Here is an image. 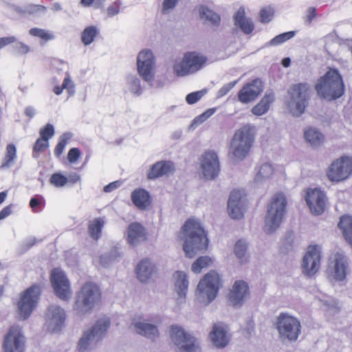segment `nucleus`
I'll use <instances>...</instances> for the list:
<instances>
[{
    "instance_id": "26",
    "label": "nucleus",
    "mask_w": 352,
    "mask_h": 352,
    "mask_svg": "<svg viewBox=\"0 0 352 352\" xmlns=\"http://www.w3.org/2000/svg\"><path fill=\"white\" fill-rule=\"evenodd\" d=\"M249 294V286L244 280H236L229 294V300L234 307L241 306Z\"/></svg>"
},
{
    "instance_id": "61",
    "label": "nucleus",
    "mask_w": 352,
    "mask_h": 352,
    "mask_svg": "<svg viewBox=\"0 0 352 352\" xmlns=\"http://www.w3.org/2000/svg\"><path fill=\"white\" fill-rule=\"evenodd\" d=\"M207 119L205 118V116L203 115V113L200 114L198 116H196L193 120L192 121V123L190 124V127L192 129H195L199 125L204 122Z\"/></svg>"
},
{
    "instance_id": "12",
    "label": "nucleus",
    "mask_w": 352,
    "mask_h": 352,
    "mask_svg": "<svg viewBox=\"0 0 352 352\" xmlns=\"http://www.w3.org/2000/svg\"><path fill=\"white\" fill-rule=\"evenodd\" d=\"M170 338L177 346L179 352H200L197 340L177 325H172L170 330Z\"/></svg>"
},
{
    "instance_id": "43",
    "label": "nucleus",
    "mask_w": 352,
    "mask_h": 352,
    "mask_svg": "<svg viewBox=\"0 0 352 352\" xmlns=\"http://www.w3.org/2000/svg\"><path fill=\"white\" fill-rule=\"evenodd\" d=\"M72 137V134L69 132L64 133L59 137L58 142L54 149V155L56 157H59L61 155L68 140H70Z\"/></svg>"
},
{
    "instance_id": "38",
    "label": "nucleus",
    "mask_w": 352,
    "mask_h": 352,
    "mask_svg": "<svg viewBox=\"0 0 352 352\" xmlns=\"http://www.w3.org/2000/svg\"><path fill=\"white\" fill-rule=\"evenodd\" d=\"M104 225V221L101 217L96 218L90 221L88 226V232L90 237L95 241H98L101 236Z\"/></svg>"
},
{
    "instance_id": "55",
    "label": "nucleus",
    "mask_w": 352,
    "mask_h": 352,
    "mask_svg": "<svg viewBox=\"0 0 352 352\" xmlns=\"http://www.w3.org/2000/svg\"><path fill=\"white\" fill-rule=\"evenodd\" d=\"M80 155L81 153L79 148L76 147L72 148L67 153V160L70 163L74 164L77 162Z\"/></svg>"
},
{
    "instance_id": "54",
    "label": "nucleus",
    "mask_w": 352,
    "mask_h": 352,
    "mask_svg": "<svg viewBox=\"0 0 352 352\" xmlns=\"http://www.w3.org/2000/svg\"><path fill=\"white\" fill-rule=\"evenodd\" d=\"M49 146V142L44 139L39 138L34 143L33 150L35 152L41 153L44 151Z\"/></svg>"
},
{
    "instance_id": "58",
    "label": "nucleus",
    "mask_w": 352,
    "mask_h": 352,
    "mask_svg": "<svg viewBox=\"0 0 352 352\" xmlns=\"http://www.w3.org/2000/svg\"><path fill=\"white\" fill-rule=\"evenodd\" d=\"M120 5L121 2L120 1H116L112 5L109 6L107 10L108 16L113 17L118 14Z\"/></svg>"
},
{
    "instance_id": "34",
    "label": "nucleus",
    "mask_w": 352,
    "mask_h": 352,
    "mask_svg": "<svg viewBox=\"0 0 352 352\" xmlns=\"http://www.w3.org/2000/svg\"><path fill=\"white\" fill-rule=\"evenodd\" d=\"M274 96L273 93H267L263 96L261 101L252 109V112L256 116H262L267 112L270 104L273 102Z\"/></svg>"
},
{
    "instance_id": "29",
    "label": "nucleus",
    "mask_w": 352,
    "mask_h": 352,
    "mask_svg": "<svg viewBox=\"0 0 352 352\" xmlns=\"http://www.w3.org/2000/svg\"><path fill=\"white\" fill-rule=\"evenodd\" d=\"M131 199L133 205L140 210H146L152 203L150 192L142 188L133 190L131 194Z\"/></svg>"
},
{
    "instance_id": "32",
    "label": "nucleus",
    "mask_w": 352,
    "mask_h": 352,
    "mask_svg": "<svg viewBox=\"0 0 352 352\" xmlns=\"http://www.w3.org/2000/svg\"><path fill=\"white\" fill-rule=\"evenodd\" d=\"M175 289L178 295V300L185 299L188 287V280L186 273L177 271L175 273Z\"/></svg>"
},
{
    "instance_id": "15",
    "label": "nucleus",
    "mask_w": 352,
    "mask_h": 352,
    "mask_svg": "<svg viewBox=\"0 0 352 352\" xmlns=\"http://www.w3.org/2000/svg\"><path fill=\"white\" fill-rule=\"evenodd\" d=\"M137 67L139 75L144 81H153L155 77V58L151 50H144L138 54Z\"/></svg>"
},
{
    "instance_id": "1",
    "label": "nucleus",
    "mask_w": 352,
    "mask_h": 352,
    "mask_svg": "<svg viewBox=\"0 0 352 352\" xmlns=\"http://www.w3.org/2000/svg\"><path fill=\"white\" fill-rule=\"evenodd\" d=\"M180 237L184 241L183 250L188 258H193L208 248L207 232L198 219H188L181 228Z\"/></svg>"
},
{
    "instance_id": "60",
    "label": "nucleus",
    "mask_w": 352,
    "mask_h": 352,
    "mask_svg": "<svg viewBox=\"0 0 352 352\" xmlns=\"http://www.w3.org/2000/svg\"><path fill=\"white\" fill-rule=\"evenodd\" d=\"M121 184L122 182L119 180L111 182L104 187L103 190L104 192H111L118 188Z\"/></svg>"
},
{
    "instance_id": "42",
    "label": "nucleus",
    "mask_w": 352,
    "mask_h": 352,
    "mask_svg": "<svg viewBox=\"0 0 352 352\" xmlns=\"http://www.w3.org/2000/svg\"><path fill=\"white\" fill-rule=\"evenodd\" d=\"M16 158V148L14 144H9L6 147V153L1 167L9 168Z\"/></svg>"
},
{
    "instance_id": "64",
    "label": "nucleus",
    "mask_w": 352,
    "mask_h": 352,
    "mask_svg": "<svg viewBox=\"0 0 352 352\" xmlns=\"http://www.w3.org/2000/svg\"><path fill=\"white\" fill-rule=\"evenodd\" d=\"M36 243V239L34 236H29L23 241V245L25 247V250L30 249Z\"/></svg>"
},
{
    "instance_id": "5",
    "label": "nucleus",
    "mask_w": 352,
    "mask_h": 352,
    "mask_svg": "<svg viewBox=\"0 0 352 352\" xmlns=\"http://www.w3.org/2000/svg\"><path fill=\"white\" fill-rule=\"evenodd\" d=\"M254 141L253 127L245 125L236 131L230 143V153L237 160H243L248 155Z\"/></svg>"
},
{
    "instance_id": "46",
    "label": "nucleus",
    "mask_w": 352,
    "mask_h": 352,
    "mask_svg": "<svg viewBox=\"0 0 352 352\" xmlns=\"http://www.w3.org/2000/svg\"><path fill=\"white\" fill-rule=\"evenodd\" d=\"M248 248V244L244 240H239L236 241L234 246V254L240 260V262L243 263L245 261V256Z\"/></svg>"
},
{
    "instance_id": "25",
    "label": "nucleus",
    "mask_w": 352,
    "mask_h": 352,
    "mask_svg": "<svg viewBox=\"0 0 352 352\" xmlns=\"http://www.w3.org/2000/svg\"><path fill=\"white\" fill-rule=\"evenodd\" d=\"M262 91V82L258 79L245 85L238 93V98L242 103L254 100Z\"/></svg>"
},
{
    "instance_id": "47",
    "label": "nucleus",
    "mask_w": 352,
    "mask_h": 352,
    "mask_svg": "<svg viewBox=\"0 0 352 352\" xmlns=\"http://www.w3.org/2000/svg\"><path fill=\"white\" fill-rule=\"evenodd\" d=\"M29 33L33 36L39 37L45 41H50L54 38V36L49 31L38 28H31Z\"/></svg>"
},
{
    "instance_id": "18",
    "label": "nucleus",
    "mask_w": 352,
    "mask_h": 352,
    "mask_svg": "<svg viewBox=\"0 0 352 352\" xmlns=\"http://www.w3.org/2000/svg\"><path fill=\"white\" fill-rule=\"evenodd\" d=\"M201 168L206 179H213L217 177L220 170L217 154L213 151H206L201 157Z\"/></svg>"
},
{
    "instance_id": "8",
    "label": "nucleus",
    "mask_w": 352,
    "mask_h": 352,
    "mask_svg": "<svg viewBox=\"0 0 352 352\" xmlns=\"http://www.w3.org/2000/svg\"><path fill=\"white\" fill-rule=\"evenodd\" d=\"M220 278L215 271H210L200 280L196 290L197 300L208 305L213 301L219 290Z\"/></svg>"
},
{
    "instance_id": "39",
    "label": "nucleus",
    "mask_w": 352,
    "mask_h": 352,
    "mask_svg": "<svg viewBox=\"0 0 352 352\" xmlns=\"http://www.w3.org/2000/svg\"><path fill=\"white\" fill-rule=\"evenodd\" d=\"M99 34L98 28L95 25L86 27L81 33V41L85 45L92 43Z\"/></svg>"
},
{
    "instance_id": "24",
    "label": "nucleus",
    "mask_w": 352,
    "mask_h": 352,
    "mask_svg": "<svg viewBox=\"0 0 352 352\" xmlns=\"http://www.w3.org/2000/svg\"><path fill=\"white\" fill-rule=\"evenodd\" d=\"M175 170V164L171 161L161 160L153 164L147 173V178L155 180L157 178L173 175Z\"/></svg>"
},
{
    "instance_id": "14",
    "label": "nucleus",
    "mask_w": 352,
    "mask_h": 352,
    "mask_svg": "<svg viewBox=\"0 0 352 352\" xmlns=\"http://www.w3.org/2000/svg\"><path fill=\"white\" fill-rule=\"evenodd\" d=\"M50 280L56 296L63 300H68L72 292L69 281L65 272L58 268L52 270Z\"/></svg>"
},
{
    "instance_id": "22",
    "label": "nucleus",
    "mask_w": 352,
    "mask_h": 352,
    "mask_svg": "<svg viewBox=\"0 0 352 352\" xmlns=\"http://www.w3.org/2000/svg\"><path fill=\"white\" fill-rule=\"evenodd\" d=\"M228 331L227 325L223 322H219L213 324L209 338L215 347L223 349L228 344L230 338Z\"/></svg>"
},
{
    "instance_id": "28",
    "label": "nucleus",
    "mask_w": 352,
    "mask_h": 352,
    "mask_svg": "<svg viewBox=\"0 0 352 352\" xmlns=\"http://www.w3.org/2000/svg\"><path fill=\"white\" fill-rule=\"evenodd\" d=\"M146 233L145 228L137 222L131 223L127 228L126 241L132 246L138 245L140 242L145 241Z\"/></svg>"
},
{
    "instance_id": "52",
    "label": "nucleus",
    "mask_w": 352,
    "mask_h": 352,
    "mask_svg": "<svg viewBox=\"0 0 352 352\" xmlns=\"http://www.w3.org/2000/svg\"><path fill=\"white\" fill-rule=\"evenodd\" d=\"M39 133L40 138L49 141V139L54 135V127L52 124L48 123L40 130Z\"/></svg>"
},
{
    "instance_id": "63",
    "label": "nucleus",
    "mask_w": 352,
    "mask_h": 352,
    "mask_svg": "<svg viewBox=\"0 0 352 352\" xmlns=\"http://www.w3.org/2000/svg\"><path fill=\"white\" fill-rule=\"evenodd\" d=\"M12 213V205L4 207L0 211V220L4 219Z\"/></svg>"
},
{
    "instance_id": "35",
    "label": "nucleus",
    "mask_w": 352,
    "mask_h": 352,
    "mask_svg": "<svg viewBox=\"0 0 352 352\" xmlns=\"http://www.w3.org/2000/svg\"><path fill=\"white\" fill-rule=\"evenodd\" d=\"M304 137L306 141L313 147L320 146L324 141L323 134L319 130L314 127H310L305 130Z\"/></svg>"
},
{
    "instance_id": "37",
    "label": "nucleus",
    "mask_w": 352,
    "mask_h": 352,
    "mask_svg": "<svg viewBox=\"0 0 352 352\" xmlns=\"http://www.w3.org/2000/svg\"><path fill=\"white\" fill-rule=\"evenodd\" d=\"M199 12L201 19L208 21L213 26H219L221 17L217 13L209 9L206 6H201L199 8Z\"/></svg>"
},
{
    "instance_id": "41",
    "label": "nucleus",
    "mask_w": 352,
    "mask_h": 352,
    "mask_svg": "<svg viewBox=\"0 0 352 352\" xmlns=\"http://www.w3.org/2000/svg\"><path fill=\"white\" fill-rule=\"evenodd\" d=\"M126 82L131 93L136 96H140L142 94L143 89L141 86L140 80L136 75L128 76Z\"/></svg>"
},
{
    "instance_id": "27",
    "label": "nucleus",
    "mask_w": 352,
    "mask_h": 352,
    "mask_svg": "<svg viewBox=\"0 0 352 352\" xmlns=\"http://www.w3.org/2000/svg\"><path fill=\"white\" fill-rule=\"evenodd\" d=\"M156 266L149 258H143L135 267L137 278L140 282L146 283L156 272Z\"/></svg>"
},
{
    "instance_id": "53",
    "label": "nucleus",
    "mask_w": 352,
    "mask_h": 352,
    "mask_svg": "<svg viewBox=\"0 0 352 352\" xmlns=\"http://www.w3.org/2000/svg\"><path fill=\"white\" fill-rule=\"evenodd\" d=\"M237 80L230 82L222 86V87L217 91V97L218 98L226 96L237 83Z\"/></svg>"
},
{
    "instance_id": "2",
    "label": "nucleus",
    "mask_w": 352,
    "mask_h": 352,
    "mask_svg": "<svg viewBox=\"0 0 352 352\" xmlns=\"http://www.w3.org/2000/svg\"><path fill=\"white\" fill-rule=\"evenodd\" d=\"M315 89L320 98L331 101L344 94V85L338 70L330 69L320 78Z\"/></svg>"
},
{
    "instance_id": "9",
    "label": "nucleus",
    "mask_w": 352,
    "mask_h": 352,
    "mask_svg": "<svg viewBox=\"0 0 352 352\" xmlns=\"http://www.w3.org/2000/svg\"><path fill=\"white\" fill-rule=\"evenodd\" d=\"M207 60L206 56L197 52H186L182 60L174 64L173 72L179 77L194 74L204 67Z\"/></svg>"
},
{
    "instance_id": "6",
    "label": "nucleus",
    "mask_w": 352,
    "mask_h": 352,
    "mask_svg": "<svg viewBox=\"0 0 352 352\" xmlns=\"http://www.w3.org/2000/svg\"><path fill=\"white\" fill-rule=\"evenodd\" d=\"M110 324L108 318L98 319L90 329L83 332L78 343V351L86 352L102 340Z\"/></svg>"
},
{
    "instance_id": "44",
    "label": "nucleus",
    "mask_w": 352,
    "mask_h": 352,
    "mask_svg": "<svg viewBox=\"0 0 352 352\" xmlns=\"http://www.w3.org/2000/svg\"><path fill=\"white\" fill-rule=\"evenodd\" d=\"M296 35L295 31H289L281 33L274 37L269 42V45L272 46H277L286 42L287 41L292 38Z\"/></svg>"
},
{
    "instance_id": "16",
    "label": "nucleus",
    "mask_w": 352,
    "mask_h": 352,
    "mask_svg": "<svg viewBox=\"0 0 352 352\" xmlns=\"http://www.w3.org/2000/svg\"><path fill=\"white\" fill-rule=\"evenodd\" d=\"M320 258V247L318 245L309 246L302 262L303 273L308 276L315 274L319 270Z\"/></svg>"
},
{
    "instance_id": "50",
    "label": "nucleus",
    "mask_w": 352,
    "mask_h": 352,
    "mask_svg": "<svg viewBox=\"0 0 352 352\" xmlns=\"http://www.w3.org/2000/svg\"><path fill=\"white\" fill-rule=\"evenodd\" d=\"M50 181L52 185L58 188L64 186L68 182L67 177L60 173L52 174Z\"/></svg>"
},
{
    "instance_id": "31",
    "label": "nucleus",
    "mask_w": 352,
    "mask_h": 352,
    "mask_svg": "<svg viewBox=\"0 0 352 352\" xmlns=\"http://www.w3.org/2000/svg\"><path fill=\"white\" fill-rule=\"evenodd\" d=\"M348 261L345 256L340 253L335 254L333 261V276L336 280L342 281L346 276Z\"/></svg>"
},
{
    "instance_id": "40",
    "label": "nucleus",
    "mask_w": 352,
    "mask_h": 352,
    "mask_svg": "<svg viewBox=\"0 0 352 352\" xmlns=\"http://www.w3.org/2000/svg\"><path fill=\"white\" fill-rule=\"evenodd\" d=\"M273 172L274 168L270 163H263L259 167L258 171L255 176V182L257 183L262 182L263 179L270 178Z\"/></svg>"
},
{
    "instance_id": "17",
    "label": "nucleus",
    "mask_w": 352,
    "mask_h": 352,
    "mask_svg": "<svg viewBox=\"0 0 352 352\" xmlns=\"http://www.w3.org/2000/svg\"><path fill=\"white\" fill-rule=\"evenodd\" d=\"M25 339L21 329L18 325H12L3 342L4 352H23Z\"/></svg>"
},
{
    "instance_id": "33",
    "label": "nucleus",
    "mask_w": 352,
    "mask_h": 352,
    "mask_svg": "<svg viewBox=\"0 0 352 352\" xmlns=\"http://www.w3.org/2000/svg\"><path fill=\"white\" fill-rule=\"evenodd\" d=\"M14 10L16 13L23 16L40 17L46 12L47 8L42 5L29 4L23 7L16 6Z\"/></svg>"
},
{
    "instance_id": "23",
    "label": "nucleus",
    "mask_w": 352,
    "mask_h": 352,
    "mask_svg": "<svg viewBox=\"0 0 352 352\" xmlns=\"http://www.w3.org/2000/svg\"><path fill=\"white\" fill-rule=\"evenodd\" d=\"M47 320L53 332L58 331L65 324V311L60 307L52 305L48 307L46 314Z\"/></svg>"
},
{
    "instance_id": "21",
    "label": "nucleus",
    "mask_w": 352,
    "mask_h": 352,
    "mask_svg": "<svg viewBox=\"0 0 352 352\" xmlns=\"http://www.w3.org/2000/svg\"><path fill=\"white\" fill-rule=\"evenodd\" d=\"M245 200L239 190H234L230 192L228 201V210L232 219H240L245 211Z\"/></svg>"
},
{
    "instance_id": "30",
    "label": "nucleus",
    "mask_w": 352,
    "mask_h": 352,
    "mask_svg": "<svg viewBox=\"0 0 352 352\" xmlns=\"http://www.w3.org/2000/svg\"><path fill=\"white\" fill-rule=\"evenodd\" d=\"M233 18L234 25L239 28L245 34H250L253 32L254 29V23L251 19L245 16L243 8H240L235 12Z\"/></svg>"
},
{
    "instance_id": "11",
    "label": "nucleus",
    "mask_w": 352,
    "mask_h": 352,
    "mask_svg": "<svg viewBox=\"0 0 352 352\" xmlns=\"http://www.w3.org/2000/svg\"><path fill=\"white\" fill-rule=\"evenodd\" d=\"M41 294V286L34 284L26 289L18 302V313L22 320L28 319L36 307Z\"/></svg>"
},
{
    "instance_id": "62",
    "label": "nucleus",
    "mask_w": 352,
    "mask_h": 352,
    "mask_svg": "<svg viewBox=\"0 0 352 352\" xmlns=\"http://www.w3.org/2000/svg\"><path fill=\"white\" fill-rule=\"evenodd\" d=\"M15 41L16 37L14 36L0 38V50L9 44H12Z\"/></svg>"
},
{
    "instance_id": "45",
    "label": "nucleus",
    "mask_w": 352,
    "mask_h": 352,
    "mask_svg": "<svg viewBox=\"0 0 352 352\" xmlns=\"http://www.w3.org/2000/svg\"><path fill=\"white\" fill-rule=\"evenodd\" d=\"M210 263H212V259L209 256H200L192 263L191 270L193 272L199 274L203 268L208 267Z\"/></svg>"
},
{
    "instance_id": "36",
    "label": "nucleus",
    "mask_w": 352,
    "mask_h": 352,
    "mask_svg": "<svg viewBox=\"0 0 352 352\" xmlns=\"http://www.w3.org/2000/svg\"><path fill=\"white\" fill-rule=\"evenodd\" d=\"M338 228L342 231L346 241L352 247V217L349 215L341 217L338 223Z\"/></svg>"
},
{
    "instance_id": "13",
    "label": "nucleus",
    "mask_w": 352,
    "mask_h": 352,
    "mask_svg": "<svg viewBox=\"0 0 352 352\" xmlns=\"http://www.w3.org/2000/svg\"><path fill=\"white\" fill-rule=\"evenodd\" d=\"M352 174V158L342 156L335 160L327 173V177L331 182H340L347 179Z\"/></svg>"
},
{
    "instance_id": "20",
    "label": "nucleus",
    "mask_w": 352,
    "mask_h": 352,
    "mask_svg": "<svg viewBox=\"0 0 352 352\" xmlns=\"http://www.w3.org/2000/svg\"><path fill=\"white\" fill-rule=\"evenodd\" d=\"M151 322L160 323L161 320L158 316H155L147 318L144 321H136L135 320H133L132 324L137 333L148 338L153 339L159 336V330L157 324H152Z\"/></svg>"
},
{
    "instance_id": "19",
    "label": "nucleus",
    "mask_w": 352,
    "mask_h": 352,
    "mask_svg": "<svg viewBox=\"0 0 352 352\" xmlns=\"http://www.w3.org/2000/svg\"><path fill=\"white\" fill-rule=\"evenodd\" d=\"M305 201L313 214L320 215L324 212L326 196L323 191L318 188L308 190Z\"/></svg>"
},
{
    "instance_id": "48",
    "label": "nucleus",
    "mask_w": 352,
    "mask_h": 352,
    "mask_svg": "<svg viewBox=\"0 0 352 352\" xmlns=\"http://www.w3.org/2000/svg\"><path fill=\"white\" fill-rule=\"evenodd\" d=\"M12 43V52L15 54L22 56L27 54L30 51V47L23 42L16 40Z\"/></svg>"
},
{
    "instance_id": "59",
    "label": "nucleus",
    "mask_w": 352,
    "mask_h": 352,
    "mask_svg": "<svg viewBox=\"0 0 352 352\" xmlns=\"http://www.w3.org/2000/svg\"><path fill=\"white\" fill-rule=\"evenodd\" d=\"M106 254L108 255L109 261L112 262L116 261L118 258L121 257V252L118 248H114L111 250V251Z\"/></svg>"
},
{
    "instance_id": "10",
    "label": "nucleus",
    "mask_w": 352,
    "mask_h": 352,
    "mask_svg": "<svg viewBox=\"0 0 352 352\" xmlns=\"http://www.w3.org/2000/svg\"><path fill=\"white\" fill-rule=\"evenodd\" d=\"M309 89L307 83L301 82L293 85L288 91L291 96L288 107L293 116L299 117L305 112L310 98Z\"/></svg>"
},
{
    "instance_id": "57",
    "label": "nucleus",
    "mask_w": 352,
    "mask_h": 352,
    "mask_svg": "<svg viewBox=\"0 0 352 352\" xmlns=\"http://www.w3.org/2000/svg\"><path fill=\"white\" fill-rule=\"evenodd\" d=\"M272 12L266 8H262L260 11V21L263 23H269L272 19Z\"/></svg>"
},
{
    "instance_id": "49",
    "label": "nucleus",
    "mask_w": 352,
    "mask_h": 352,
    "mask_svg": "<svg viewBox=\"0 0 352 352\" xmlns=\"http://www.w3.org/2000/svg\"><path fill=\"white\" fill-rule=\"evenodd\" d=\"M45 206V199L41 195L32 197L30 201V206L32 211L38 212Z\"/></svg>"
},
{
    "instance_id": "51",
    "label": "nucleus",
    "mask_w": 352,
    "mask_h": 352,
    "mask_svg": "<svg viewBox=\"0 0 352 352\" xmlns=\"http://www.w3.org/2000/svg\"><path fill=\"white\" fill-rule=\"evenodd\" d=\"M207 92L206 89H202L188 94L186 96V101L189 104L197 102Z\"/></svg>"
},
{
    "instance_id": "3",
    "label": "nucleus",
    "mask_w": 352,
    "mask_h": 352,
    "mask_svg": "<svg viewBox=\"0 0 352 352\" xmlns=\"http://www.w3.org/2000/svg\"><path fill=\"white\" fill-rule=\"evenodd\" d=\"M100 299L98 287L93 283H86L76 294L74 309L79 315L90 314Z\"/></svg>"
},
{
    "instance_id": "4",
    "label": "nucleus",
    "mask_w": 352,
    "mask_h": 352,
    "mask_svg": "<svg viewBox=\"0 0 352 352\" xmlns=\"http://www.w3.org/2000/svg\"><path fill=\"white\" fill-rule=\"evenodd\" d=\"M287 200L282 192L274 195L268 205L265 220V232L271 234L280 226L286 212Z\"/></svg>"
},
{
    "instance_id": "56",
    "label": "nucleus",
    "mask_w": 352,
    "mask_h": 352,
    "mask_svg": "<svg viewBox=\"0 0 352 352\" xmlns=\"http://www.w3.org/2000/svg\"><path fill=\"white\" fill-rule=\"evenodd\" d=\"M179 0H164L162 3V13L166 14L174 9L177 5Z\"/></svg>"
},
{
    "instance_id": "7",
    "label": "nucleus",
    "mask_w": 352,
    "mask_h": 352,
    "mask_svg": "<svg viewBox=\"0 0 352 352\" xmlns=\"http://www.w3.org/2000/svg\"><path fill=\"white\" fill-rule=\"evenodd\" d=\"M275 324L283 342H295L301 333L300 320L287 313H280L276 318Z\"/></svg>"
}]
</instances>
